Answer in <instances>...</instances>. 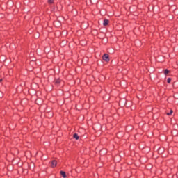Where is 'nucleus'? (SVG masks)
Returning a JSON list of instances; mask_svg holds the SVG:
<instances>
[{"label": "nucleus", "instance_id": "obj_4", "mask_svg": "<svg viewBox=\"0 0 178 178\" xmlns=\"http://www.w3.org/2000/svg\"><path fill=\"white\" fill-rule=\"evenodd\" d=\"M60 175L63 178H66V172L65 171H60Z\"/></svg>", "mask_w": 178, "mask_h": 178}, {"label": "nucleus", "instance_id": "obj_1", "mask_svg": "<svg viewBox=\"0 0 178 178\" xmlns=\"http://www.w3.org/2000/svg\"><path fill=\"white\" fill-rule=\"evenodd\" d=\"M103 60H105V62H109V55L105 54L103 56Z\"/></svg>", "mask_w": 178, "mask_h": 178}, {"label": "nucleus", "instance_id": "obj_12", "mask_svg": "<svg viewBox=\"0 0 178 178\" xmlns=\"http://www.w3.org/2000/svg\"><path fill=\"white\" fill-rule=\"evenodd\" d=\"M1 97H2V96H0V98H1Z\"/></svg>", "mask_w": 178, "mask_h": 178}, {"label": "nucleus", "instance_id": "obj_10", "mask_svg": "<svg viewBox=\"0 0 178 178\" xmlns=\"http://www.w3.org/2000/svg\"><path fill=\"white\" fill-rule=\"evenodd\" d=\"M49 3H54V0H48Z\"/></svg>", "mask_w": 178, "mask_h": 178}, {"label": "nucleus", "instance_id": "obj_8", "mask_svg": "<svg viewBox=\"0 0 178 178\" xmlns=\"http://www.w3.org/2000/svg\"><path fill=\"white\" fill-rule=\"evenodd\" d=\"M169 73V70H165L164 74L166 76Z\"/></svg>", "mask_w": 178, "mask_h": 178}, {"label": "nucleus", "instance_id": "obj_2", "mask_svg": "<svg viewBox=\"0 0 178 178\" xmlns=\"http://www.w3.org/2000/svg\"><path fill=\"white\" fill-rule=\"evenodd\" d=\"M57 164H58V163L56 162V161L54 160V161H51V168H55Z\"/></svg>", "mask_w": 178, "mask_h": 178}, {"label": "nucleus", "instance_id": "obj_3", "mask_svg": "<svg viewBox=\"0 0 178 178\" xmlns=\"http://www.w3.org/2000/svg\"><path fill=\"white\" fill-rule=\"evenodd\" d=\"M108 24H109V20H108V19L104 20V22H103L104 26H108Z\"/></svg>", "mask_w": 178, "mask_h": 178}, {"label": "nucleus", "instance_id": "obj_7", "mask_svg": "<svg viewBox=\"0 0 178 178\" xmlns=\"http://www.w3.org/2000/svg\"><path fill=\"white\" fill-rule=\"evenodd\" d=\"M173 113V110H170V113H167L168 116H170Z\"/></svg>", "mask_w": 178, "mask_h": 178}, {"label": "nucleus", "instance_id": "obj_11", "mask_svg": "<svg viewBox=\"0 0 178 178\" xmlns=\"http://www.w3.org/2000/svg\"><path fill=\"white\" fill-rule=\"evenodd\" d=\"M2 81V79H0V82Z\"/></svg>", "mask_w": 178, "mask_h": 178}, {"label": "nucleus", "instance_id": "obj_5", "mask_svg": "<svg viewBox=\"0 0 178 178\" xmlns=\"http://www.w3.org/2000/svg\"><path fill=\"white\" fill-rule=\"evenodd\" d=\"M55 83L58 86L59 84H60V79H56L55 81Z\"/></svg>", "mask_w": 178, "mask_h": 178}, {"label": "nucleus", "instance_id": "obj_6", "mask_svg": "<svg viewBox=\"0 0 178 178\" xmlns=\"http://www.w3.org/2000/svg\"><path fill=\"white\" fill-rule=\"evenodd\" d=\"M73 137L75 138V140H79V135L77 134H74Z\"/></svg>", "mask_w": 178, "mask_h": 178}, {"label": "nucleus", "instance_id": "obj_9", "mask_svg": "<svg viewBox=\"0 0 178 178\" xmlns=\"http://www.w3.org/2000/svg\"><path fill=\"white\" fill-rule=\"evenodd\" d=\"M170 81H172V79L168 78V79H167V83H170Z\"/></svg>", "mask_w": 178, "mask_h": 178}]
</instances>
